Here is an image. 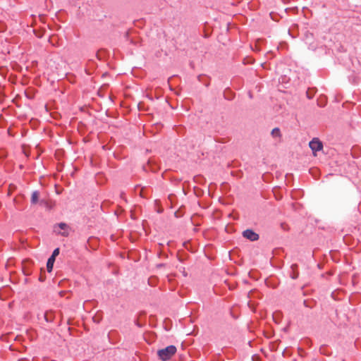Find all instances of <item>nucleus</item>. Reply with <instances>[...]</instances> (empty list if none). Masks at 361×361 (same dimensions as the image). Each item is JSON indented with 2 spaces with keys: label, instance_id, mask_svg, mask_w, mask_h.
I'll return each mask as SVG.
<instances>
[{
  "label": "nucleus",
  "instance_id": "1",
  "mask_svg": "<svg viewBox=\"0 0 361 361\" xmlns=\"http://www.w3.org/2000/svg\"><path fill=\"white\" fill-rule=\"evenodd\" d=\"M176 353V347L175 345H169L164 348L157 351L159 358L162 361H167Z\"/></svg>",
  "mask_w": 361,
  "mask_h": 361
},
{
  "label": "nucleus",
  "instance_id": "2",
  "mask_svg": "<svg viewBox=\"0 0 361 361\" xmlns=\"http://www.w3.org/2000/svg\"><path fill=\"white\" fill-rule=\"evenodd\" d=\"M68 228V226L65 223H60L54 226V231L63 236L68 235V232L67 231Z\"/></svg>",
  "mask_w": 361,
  "mask_h": 361
},
{
  "label": "nucleus",
  "instance_id": "3",
  "mask_svg": "<svg viewBox=\"0 0 361 361\" xmlns=\"http://www.w3.org/2000/svg\"><path fill=\"white\" fill-rule=\"evenodd\" d=\"M243 236L251 241H255L259 239V235L251 229H247L243 232Z\"/></svg>",
  "mask_w": 361,
  "mask_h": 361
},
{
  "label": "nucleus",
  "instance_id": "4",
  "mask_svg": "<svg viewBox=\"0 0 361 361\" xmlns=\"http://www.w3.org/2000/svg\"><path fill=\"white\" fill-rule=\"evenodd\" d=\"M309 146L314 153L321 150L323 147L322 143L317 138H314L312 141H310Z\"/></svg>",
  "mask_w": 361,
  "mask_h": 361
},
{
  "label": "nucleus",
  "instance_id": "5",
  "mask_svg": "<svg viewBox=\"0 0 361 361\" xmlns=\"http://www.w3.org/2000/svg\"><path fill=\"white\" fill-rule=\"evenodd\" d=\"M44 320L47 322H52L53 320H54V315H53V312L51 311H47L44 314Z\"/></svg>",
  "mask_w": 361,
  "mask_h": 361
},
{
  "label": "nucleus",
  "instance_id": "6",
  "mask_svg": "<svg viewBox=\"0 0 361 361\" xmlns=\"http://www.w3.org/2000/svg\"><path fill=\"white\" fill-rule=\"evenodd\" d=\"M39 197V192L38 191H34L31 196V203L35 204L38 202Z\"/></svg>",
  "mask_w": 361,
  "mask_h": 361
},
{
  "label": "nucleus",
  "instance_id": "7",
  "mask_svg": "<svg viewBox=\"0 0 361 361\" xmlns=\"http://www.w3.org/2000/svg\"><path fill=\"white\" fill-rule=\"evenodd\" d=\"M54 262H55V259H54V257H50L48 259V261L47 263V269L49 272H51L52 271Z\"/></svg>",
  "mask_w": 361,
  "mask_h": 361
},
{
  "label": "nucleus",
  "instance_id": "8",
  "mask_svg": "<svg viewBox=\"0 0 361 361\" xmlns=\"http://www.w3.org/2000/svg\"><path fill=\"white\" fill-rule=\"evenodd\" d=\"M271 135L274 137H281V131L279 128H275L271 130Z\"/></svg>",
  "mask_w": 361,
  "mask_h": 361
},
{
  "label": "nucleus",
  "instance_id": "9",
  "mask_svg": "<svg viewBox=\"0 0 361 361\" xmlns=\"http://www.w3.org/2000/svg\"><path fill=\"white\" fill-rule=\"evenodd\" d=\"M102 319V316L100 313H97L93 317L92 320L94 323L99 324Z\"/></svg>",
  "mask_w": 361,
  "mask_h": 361
},
{
  "label": "nucleus",
  "instance_id": "10",
  "mask_svg": "<svg viewBox=\"0 0 361 361\" xmlns=\"http://www.w3.org/2000/svg\"><path fill=\"white\" fill-rule=\"evenodd\" d=\"M59 248H56L53 252H52V255H51V257H54V259H56V257L59 255Z\"/></svg>",
  "mask_w": 361,
  "mask_h": 361
},
{
  "label": "nucleus",
  "instance_id": "11",
  "mask_svg": "<svg viewBox=\"0 0 361 361\" xmlns=\"http://www.w3.org/2000/svg\"><path fill=\"white\" fill-rule=\"evenodd\" d=\"M164 267V264H159L157 265V268H161V267Z\"/></svg>",
  "mask_w": 361,
  "mask_h": 361
}]
</instances>
